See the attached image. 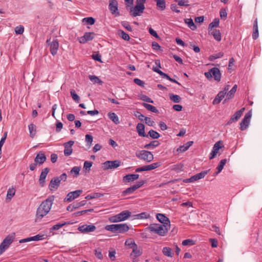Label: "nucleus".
Instances as JSON below:
<instances>
[{"instance_id": "f257e3e1", "label": "nucleus", "mask_w": 262, "mask_h": 262, "mask_svg": "<svg viewBox=\"0 0 262 262\" xmlns=\"http://www.w3.org/2000/svg\"><path fill=\"white\" fill-rule=\"evenodd\" d=\"M54 199V195H50L46 200L41 202L36 210V222L40 221L50 212Z\"/></svg>"}, {"instance_id": "f03ea898", "label": "nucleus", "mask_w": 262, "mask_h": 262, "mask_svg": "<svg viewBox=\"0 0 262 262\" xmlns=\"http://www.w3.org/2000/svg\"><path fill=\"white\" fill-rule=\"evenodd\" d=\"M150 232L158 234L161 236H165L170 228L164 226L160 224H151L147 228Z\"/></svg>"}, {"instance_id": "7ed1b4c3", "label": "nucleus", "mask_w": 262, "mask_h": 262, "mask_svg": "<svg viewBox=\"0 0 262 262\" xmlns=\"http://www.w3.org/2000/svg\"><path fill=\"white\" fill-rule=\"evenodd\" d=\"M105 229L113 233H123L128 231L129 228L126 224H120L106 225Z\"/></svg>"}, {"instance_id": "20e7f679", "label": "nucleus", "mask_w": 262, "mask_h": 262, "mask_svg": "<svg viewBox=\"0 0 262 262\" xmlns=\"http://www.w3.org/2000/svg\"><path fill=\"white\" fill-rule=\"evenodd\" d=\"M136 155L138 158L145 161L146 162H150L154 160L152 154L151 152L148 150H141L138 153L136 152Z\"/></svg>"}, {"instance_id": "39448f33", "label": "nucleus", "mask_w": 262, "mask_h": 262, "mask_svg": "<svg viewBox=\"0 0 262 262\" xmlns=\"http://www.w3.org/2000/svg\"><path fill=\"white\" fill-rule=\"evenodd\" d=\"M121 162L120 160L107 161L103 163V169L108 170L115 169L120 166Z\"/></svg>"}, {"instance_id": "423d86ee", "label": "nucleus", "mask_w": 262, "mask_h": 262, "mask_svg": "<svg viewBox=\"0 0 262 262\" xmlns=\"http://www.w3.org/2000/svg\"><path fill=\"white\" fill-rule=\"evenodd\" d=\"M145 9L144 5L137 4L134 7L132 8L130 10V14L133 17L140 16Z\"/></svg>"}, {"instance_id": "0eeeda50", "label": "nucleus", "mask_w": 262, "mask_h": 262, "mask_svg": "<svg viewBox=\"0 0 262 262\" xmlns=\"http://www.w3.org/2000/svg\"><path fill=\"white\" fill-rule=\"evenodd\" d=\"M210 169L205 170L201 172L194 176L191 177L190 178L184 179L183 182L184 183H191L195 181H198L205 177V176L209 172Z\"/></svg>"}, {"instance_id": "6e6552de", "label": "nucleus", "mask_w": 262, "mask_h": 262, "mask_svg": "<svg viewBox=\"0 0 262 262\" xmlns=\"http://www.w3.org/2000/svg\"><path fill=\"white\" fill-rule=\"evenodd\" d=\"M252 114L251 112L246 113L240 123V129L244 130L246 129L249 126Z\"/></svg>"}, {"instance_id": "1a4fd4ad", "label": "nucleus", "mask_w": 262, "mask_h": 262, "mask_svg": "<svg viewBox=\"0 0 262 262\" xmlns=\"http://www.w3.org/2000/svg\"><path fill=\"white\" fill-rule=\"evenodd\" d=\"M156 218L159 222L162 224V225L170 228V220L169 218L166 216L164 214L162 213H157L156 215Z\"/></svg>"}, {"instance_id": "9d476101", "label": "nucleus", "mask_w": 262, "mask_h": 262, "mask_svg": "<svg viewBox=\"0 0 262 262\" xmlns=\"http://www.w3.org/2000/svg\"><path fill=\"white\" fill-rule=\"evenodd\" d=\"M82 192V190H77L74 191H72L67 195V196L64 199V202H71L75 199L77 198Z\"/></svg>"}, {"instance_id": "9b49d317", "label": "nucleus", "mask_w": 262, "mask_h": 262, "mask_svg": "<svg viewBox=\"0 0 262 262\" xmlns=\"http://www.w3.org/2000/svg\"><path fill=\"white\" fill-rule=\"evenodd\" d=\"M96 226L93 224H85L80 226L78 228V231H79L82 233H88L89 232H93L96 230Z\"/></svg>"}, {"instance_id": "f8f14e48", "label": "nucleus", "mask_w": 262, "mask_h": 262, "mask_svg": "<svg viewBox=\"0 0 262 262\" xmlns=\"http://www.w3.org/2000/svg\"><path fill=\"white\" fill-rule=\"evenodd\" d=\"M95 36L94 32H86L84 35L79 38L80 43H85L88 41L92 40Z\"/></svg>"}, {"instance_id": "ddd939ff", "label": "nucleus", "mask_w": 262, "mask_h": 262, "mask_svg": "<svg viewBox=\"0 0 262 262\" xmlns=\"http://www.w3.org/2000/svg\"><path fill=\"white\" fill-rule=\"evenodd\" d=\"M108 8L112 14L120 15L118 9V2L116 0H111L110 1Z\"/></svg>"}, {"instance_id": "4468645a", "label": "nucleus", "mask_w": 262, "mask_h": 262, "mask_svg": "<svg viewBox=\"0 0 262 262\" xmlns=\"http://www.w3.org/2000/svg\"><path fill=\"white\" fill-rule=\"evenodd\" d=\"M74 143V141H69V142L64 143V154L66 156H69L72 154L73 152L72 146Z\"/></svg>"}, {"instance_id": "2eb2a0df", "label": "nucleus", "mask_w": 262, "mask_h": 262, "mask_svg": "<svg viewBox=\"0 0 262 262\" xmlns=\"http://www.w3.org/2000/svg\"><path fill=\"white\" fill-rule=\"evenodd\" d=\"M245 110V107L241 108L240 110L237 111L227 123L226 125H229L233 122H236L241 117L243 112Z\"/></svg>"}, {"instance_id": "dca6fc26", "label": "nucleus", "mask_w": 262, "mask_h": 262, "mask_svg": "<svg viewBox=\"0 0 262 262\" xmlns=\"http://www.w3.org/2000/svg\"><path fill=\"white\" fill-rule=\"evenodd\" d=\"M222 144V142L221 141H217L213 145L212 150L210 154V156L209 157V159L211 160L214 158L218 152V151L220 148H221V144Z\"/></svg>"}, {"instance_id": "f3484780", "label": "nucleus", "mask_w": 262, "mask_h": 262, "mask_svg": "<svg viewBox=\"0 0 262 262\" xmlns=\"http://www.w3.org/2000/svg\"><path fill=\"white\" fill-rule=\"evenodd\" d=\"M46 159L47 158L45 154L43 152L40 151L36 155L34 159V162L38 165H40L46 161Z\"/></svg>"}, {"instance_id": "a211bd4d", "label": "nucleus", "mask_w": 262, "mask_h": 262, "mask_svg": "<svg viewBox=\"0 0 262 262\" xmlns=\"http://www.w3.org/2000/svg\"><path fill=\"white\" fill-rule=\"evenodd\" d=\"M50 171V169L49 168H44L40 175L39 179V182L40 186L43 187L45 185V179L47 177V176L48 173H49Z\"/></svg>"}, {"instance_id": "6ab92c4d", "label": "nucleus", "mask_w": 262, "mask_h": 262, "mask_svg": "<svg viewBox=\"0 0 262 262\" xmlns=\"http://www.w3.org/2000/svg\"><path fill=\"white\" fill-rule=\"evenodd\" d=\"M50 52L53 56H55L59 48V42L57 39H54L50 43Z\"/></svg>"}, {"instance_id": "aec40b11", "label": "nucleus", "mask_w": 262, "mask_h": 262, "mask_svg": "<svg viewBox=\"0 0 262 262\" xmlns=\"http://www.w3.org/2000/svg\"><path fill=\"white\" fill-rule=\"evenodd\" d=\"M132 249L133 251L130 254V257L137 258L141 255L143 253L142 248L138 247L137 244H135L134 248Z\"/></svg>"}, {"instance_id": "412c9836", "label": "nucleus", "mask_w": 262, "mask_h": 262, "mask_svg": "<svg viewBox=\"0 0 262 262\" xmlns=\"http://www.w3.org/2000/svg\"><path fill=\"white\" fill-rule=\"evenodd\" d=\"M136 129L140 137L148 138V135H146L145 133V126L143 123H138Z\"/></svg>"}, {"instance_id": "4be33fe9", "label": "nucleus", "mask_w": 262, "mask_h": 262, "mask_svg": "<svg viewBox=\"0 0 262 262\" xmlns=\"http://www.w3.org/2000/svg\"><path fill=\"white\" fill-rule=\"evenodd\" d=\"M60 180L57 177H54L50 181L49 187L51 190L53 189H57L60 184Z\"/></svg>"}, {"instance_id": "5701e85b", "label": "nucleus", "mask_w": 262, "mask_h": 262, "mask_svg": "<svg viewBox=\"0 0 262 262\" xmlns=\"http://www.w3.org/2000/svg\"><path fill=\"white\" fill-rule=\"evenodd\" d=\"M212 76H213L215 80L220 81L221 79V74L220 71L217 68H212L210 69Z\"/></svg>"}, {"instance_id": "b1692460", "label": "nucleus", "mask_w": 262, "mask_h": 262, "mask_svg": "<svg viewBox=\"0 0 262 262\" xmlns=\"http://www.w3.org/2000/svg\"><path fill=\"white\" fill-rule=\"evenodd\" d=\"M226 95L227 96L226 92H224L223 91L220 92L215 97V99L213 100L212 102L213 104L215 105L220 103V102Z\"/></svg>"}, {"instance_id": "393cba45", "label": "nucleus", "mask_w": 262, "mask_h": 262, "mask_svg": "<svg viewBox=\"0 0 262 262\" xmlns=\"http://www.w3.org/2000/svg\"><path fill=\"white\" fill-rule=\"evenodd\" d=\"M15 233H13L11 234H9L5 238L2 242L3 243L6 245L8 247L11 244V243L14 241L15 238Z\"/></svg>"}, {"instance_id": "a878e982", "label": "nucleus", "mask_w": 262, "mask_h": 262, "mask_svg": "<svg viewBox=\"0 0 262 262\" xmlns=\"http://www.w3.org/2000/svg\"><path fill=\"white\" fill-rule=\"evenodd\" d=\"M258 23L257 19L256 18L254 21L253 27V33L252 38L254 40H256L258 37Z\"/></svg>"}, {"instance_id": "bb28decb", "label": "nucleus", "mask_w": 262, "mask_h": 262, "mask_svg": "<svg viewBox=\"0 0 262 262\" xmlns=\"http://www.w3.org/2000/svg\"><path fill=\"white\" fill-rule=\"evenodd\" d=\"M139 175L138 174H128L123 177V181L125 182H129L138 179Z\"/></svg>"}, {"instance_id": "cd10ccee", "label": "nucleus", "mask_w": 262, "mask_h": 262, "mask_svg": "<svg viewBox=\"0 0 262 262\" xmlns=\"http://www.w3.org/2000/svg\"><path fill=\"white\" fill-rule=\"evenodd\" d=\"M73 224V223H71L70 222H62L61 223H59L56 225H54L53 226H52V227L50 229V231H51L52 230H57L59 229L60 228H61V227L64 226V225H70V224Z\"/></svg>"}, {"instance_id": "c85d7f7f", "label": "nucleus", "mask_w": 262, "mask_h": 262, "mask_svg": "<svg viewBox=\"0 0 262 262\" xmlns=\"http://www.w3.org/2000/svg\"><path fill=\"white\" fill-rule=\"evenodd\" d=\"M156 2V5L158 9L163 11L166 8L165 0H154Z\"/></svg>"}, {"instance_id": "c756f323", "label": "nucleus", "mask_w": 262, "mask_h": 262, "mask_svg": "<svg viewBox=\"0 0 262 262\" xmlns=\"http://www.w3.org/2000/svg\"><path fill=\"white\" fill-rule=\"evenodd\" d=\"M108 116L110 119L115 124H118L120 123L119 118L115 113H108Z\"/></svg>"}, {"instance_id": "7c9ffc66", "label": "nucleus", "mask_w": 262, "mask_h": 262, "mask_svg": "<svg viewBox=\"0 0 262 262\" xmlns=\"http://www.w3.org/2000/svg\"><path fill=\"white\" fill-rule=\"evenodd\" d=\"M122 221L127 219L131 215V212L128 210H124L119 213Z\"/></svg>"}, {"instance_id": "2f4dec72", "label": "nucleus", "mask_w": 262, "mask_h": 262, "mask_svg": "<svg viewBox=\"0 0 262 262\" xmlns=\"http://www.w3.org/2000/svg\"><path fill=\"white\" fill-rule=\"evenodd\" d=\"M29 130L30 133V136L31 138H33L36 133V126L35 124L31 123L29 125Z\"/></svg>"}, {"instance_id": "473e14b6", "label": "nucleus", "mask_w": 262, "mask_h": 262, "mask_svg": "<svg viewBox=\"0 0 262 262\" xmlns=\"http://www.w3.org/2000/svg\"><path fill=\"white\" fill-rule=\"evenodd\" d=\"M159 141L157 140H154L150 142L149 144L144 145V147L147 149L154 148L158 147L160 145Z\"/></svg>"}, {"instance_id": "72a5a7b5", "label": "nucleus", "mask_w": 262, "mask_h": 262, "mask_svg": "<svg viewBox=\"0 0 262 262\" xmlns=\"http://www.w3.org/2000/svg\"><path fill=\"white\" fill-rule=\"evenodd\" d=\"M211 34L217 41H220L221 40V33L219 30L214 29L211 32Z\"/></svg>"}, {"instance_id": "f704fd0d", "label": "nucleus", "mask_w": 262, "mask_h": 262, "mask_svg": "<svg viewBox=\"0 0 262 262\" xmlns=\"http://www.w3.org/2000/svg\"><path fill=\"white\" fill-rule=\"evenodd\" d=\"M89 78L94 84L102 85L103 83V81L95 75H89Z\"/></svg>"}, {"instance_id": "c9c22d12", "label": "nucleus", "mask_w": 262, "mask_h": 262, "mask_svg": "<svg viewBox=\"0 0 262 262\" xmlns=\"http://www.w3.org/2000/svg\"><path fill=\"white\" fill-rule=\"evenodd\" d=\"M184 21L186 24H187L188 27L192 30H195L196 29V26L194 24L193 20L191 18L185 19Z\"/></svg>"}, {"instance_id": "e433bc0d", "label": "nucleus", "mask_w": 262, "mask_h": 262, "mask_svg": "<svg viewBox=\"0 0 262 262\" xmlns=\"http://www.w3.org/2000/svg\"><path fill=\"white\" fill-rule=\"evenodd\" d=\"M226 162H227V159H223V160H222L220 161L219 165L217 167V171H216L215 173V175L218 174L223 170V169L225 165L226 164Z\"/></svg>"}, {"instance_id": "4c0bfd02", "label": "nucleus", "mask_w": 262, "mask_h": 262, "mask_svg": "<svg viewBox=\"0 0 262 262\" xmlns=\"http://www.w3.org/2000/svg\"><path fill=\"white\" fill-rule=\"evenodd\" d=\"M220 20L218 18L214 19L212 22H211L208 26V31L210 32L214 27H217L219 25Z\"/></svg>"}, {"instance_id": "58836bf2", "label": "nucleus", "mask_w": 262, "mask_h": 262, "mask_svg": "<svg viewBox=\"0 0 262 262\" xmlns=\"http://www.w3.org/2000/svg\"><path fill=\"white\" fill-rule=\"evenodd\" d=\"M142 105L148 111H149L151 112L156 113H157L159 112L158 110L156 108V107L151 104H147L146 103H143Z\"/></svg>"}, {"instance_id": "ea45409f", "label": "nucleus", "mask_w": 262, "mask_h": 262, "mask_svg": "<svg viewBox=\"0 0 262 262\" xmlns=\"http://www.w3.org/2000/svg\"><path fill=\"white\" fill-rule=\"evenodd\" d=\"M161 165V162H156L148 165H146L147 171L154 170Z\"/></svg>"}, {"instance_id": "a19ab883", "label": "nucleus", "mask_w": 262, "mask_h": 262, "mask_svg": "<svg viewBox=\"0 0 262 262\" xmlns=\"http://www.w3.org/2000/svg\"><path fill=\"white\" fill-rule=\"evenodd\" d=\"M148 137L149 136L151 138L153 139H157L160 137V134L156 131L151 129L148 133Z\"/></svg>"}, {"instance_id": "79ce46f5", "label": "nucleus", "mask_w": 262, "mask_h": 262, "mask_svg": "<svg viewBox=\"0 0 262 262\" xmlns=\"http://www.w3.org/2000/svg\"><path fill=\"white\" fill-rule=\"evenodd\" d=\"M237 87V85L235 84L231 89V90L228 93H227V97L228 99H231L233 97L234 94L236 91Z\"/></svg>"}, {"instance_id": "37998d69", "label": "nucleus", "mask_w": 262, "mask_h": 262, "mask_svg": "<svg viewBox=\"0 0 262 262\" xmlns=\"http://www.w3.org/2000/svg\"><path fill=\"white\" fill-rule=\"evenodd\" d=\"M135 188L134 187V186L130 187L129 188H127L125 190L123 191L122 192V196H126L127 194H132L135 191H136Z\"/></svg>"}, {"instance_id": "c03bdc74", "label": "nucleus", "mask_w": 262, "mask_h": 262, "mask_svg": "<svg viewBox=\"0 0 262 262\" xmlns=\"http://www.w3.org/2000/svg\"><path fill=\"white\" fill-rule=\"evenodd\" d=\"M171 170L172 171H175L177 172H180L183 170V165L180 163L172 165L171 167Z\"/></svg>"}, {"instance_id": "a18cd8bd", "label": "nucleus", "mask_w": 262, "mask_h": 262, "mask_svg": "<svg viewBox=\"0 0 262 262\" xmlns=\"http://www.w3.org/2000/svg\"><path fill=\"white\" fill-rule=\"evenodd\" d=\"M118 35L120 37H121L123 39L125 40L128 41L130 39V37L128 34L125 33L124 31L119 30L118 31Z\"/></svg>"}, {"instance_id": "49530a36", "label": "nucleus", "mask_w": 262, "mask_h": 262, "mask_svg": "<svg viewBox=\"0 0 262 262\" xmlns=\"http://www.w3.org/2000/svg\"><path fill=\"white\" fill-rule=\"evenodd\" d=\"M15 189L14 188L12 187L10 188L8 191L7 193V199L10 200L13 198V196L15 195Z\"/></svg>"}, {"instance_id": "de8ad7c7", "label": "nucleus", "mask_w": 262, "mask_h": 262, "mask_svg": "<svg viewBox=\"0 0 262 262\" xmlns=\"http://www.w3.org/2000/svg\"><path fill=\"white\" fill-rule=\"evenodd\" d=\"M162 252L166 256L172 257V249L169 247H164L162 249Z\"/></svg>"}, {"instance_id": "09e8293b", "label": "nucleus", "mask_w": 262, "mask_h": 262, "mask_svg": "<svg viewBox=\"0 0 262 262\" xmlns=\"http://www.w3.org/2000/svg\"><path fill=\"white\" fill-rule=\"evenodd\" d=\"M93 162L91 161H85L83 165V169L85 172H89L91 167L92 166Z\"/></svg>"}, {"instance_id": "8fccbe9b", "label": "nucleus", "mask_w": 262, "mask_h": 262, "mask_svg": "<svg viewBox=\"0 0 262 262\" xmlns=\"http://www.w3.org/2000/svg\"><path fill=\"white\" fill-rule=\"evenodd\" d=\"M224 56V53L222 52H219L217 54L211 55L209 57L210 61H213L216 59L221 58Z\"/></svg>"}, {"instance_id": "3c124183", "label": "nucleus", "mask_w": 262, "mask_h": 262, "mask_svg": "<svg viewBox=\"0 0 262 262\" xmlns=\"http://www.w3.org/2000/svg\"><path fill=\"white\" fill-rule=\"evenodd\" d=\"M82 22H85L88 25H92L95 23V19L92 17H85L83 18Z\"/></svg>"}, {"instance_id": "603ef678", "label": "nucleus", "mask_w": 262, "mask_h": 262, "mask_svg": "<svg viewBox=\"0 0 262 262\" xmlns=\"http://www.w3.org/2000/svg\"><path fill=\"white\" fill-rule=\"evenodd\" d=\"M103 196V194L100 193H94L93 194L88 195L85 196V199L86 200H91L95 198H99L101 196Z\"/></svg>"}, {"instance_id": "864d4df0", "label": "nucleus", "mask_w": 262, "mask_h": 262, "mask_svg": "<svg viewBox=\"0 0 262 262\" xmlns=\"http://www.w3.org/2000/svg\"><path fill=\"white\" fill-rule=\"evenodd\" d=\"M109 221L112 223H117L122 222L119 214H117L114 216L111 217L109 219Z\"/></svg>"}, {"instance_id": "5fc2aeb1", "label": "nucleus", "mask_w": 262, "mask_h": 262, "mask_svg": "<svg viewBox=\"0 0 262 262\" xmlns=\"http://www.w3.org/2000/svg\"><path fill=\"white\" fill-rule=\"evenodd\" d=\"M170 99L175 103H179L181 101V97L177 95L170 94Z\"/></svg>"}, {"instance_id": "6e6d98bb", "label": "nucleus", "mask_w": 262, "mask_h": 262, "mask_svg": "<svg viewBox=\"0 0 262 262\" xmlns=\"http://www.w3.org/2000/svg\"><path fill=\"white\" fill-rule=\"evenodd\" d=\"M70 94H71V95L73 98V99L76 101V102H79V100H80V97H79V96L75 92V91L73 89L71 90L70 91Z\"/></svg>"}, {"instance_id": "4d7b16f0", "label": "nucleus", "mask_w": 262, "mask_h": 262, "mask_svg": "<svg viewBox=\"0 0 262 262\" xmlns=\"http://www.w3.org/2000/svg\"><path fill=\"white\" fill-rule=\"evenodd\" d=\"M80 169L81 167L80 166H75L72 168L70 171V173H74L75 174V177H77L79 174Z\"/></svg>"}, {"instance_id": "13d9d810", "label": "nucleus", "mask_w": 262, "mask_h": 262, "mask_svg": "<svg viewBox=\"0 0 262 262\" xmlns=\"http://www.w3.org/2000/svg\"><path fill=\"white\" fill-rule=\"evenodd\" d=\"M195 244V242L193 240L190 239H187L182 242L183 246H192Z\"/></svg>"}, {"instance_id": "bf43d9fd", "label": "nucleus", "mask_w": 262, "mask_h": 262, "mask_svg": "<svg viewBox=\"0 0 262 262\" xmlns=\"http://www.w3.org/2000/svg\"><path fill=\"white\" fill-rule=\"evenodd\" d=\"M140 99L143 101L149 102V103H154V101L151 100L149 97L145 95H141L140 96Z\"/></svg>"}, {"instance_id": "052dcab7", "label": "nucleus", "mask_w": 262, "mask_h": 262, "mask_svg": "<svg viewBox=\"0 0 262 262\" xmlns=\"http://www.w3.org/2000/svg\"><path fill=\"white\" fill-rule=\"evenodd\" d=\"M43 236H44L43 235L38 234V235H36L34 236L30 237V241H37L42 240L44 238Z\"/></svg>"}, {"instance_id": "680f3d73", "label": "nucleus", "mask_w": 262, "mask_h": 262, "mask_svg": "<svg viewBox=\"0 0 262 262\" xmlns=\"http://www.w3.org/2000/svg\"><path fill=\"white\" fill-rule=\"evenodd\" d=\"M136 216L138 219H147L149 217V214H147L146 212H142L137 214Z\"/></svg>"}, {"instance_id": "e2e57ef3", "label": "nucleus", "mask_w": 262, "mask_h": 262, "mask_svg": "<svg viewBox=\"0 0 262 262\" xmlns=\"http://www.w3.org/2000/svg\"><path fill=\"white\" fill-rule=\"evenodd\" d=\"M24 31V28L23 26H17L15 28V32L16 34H22Z\"/></svg>"}, {"instance_id": "0e129e2a", "label": "nucleus", "mask_w": 262, "mask_h": 262, "mask_svg": "<svg viewBox=\"0 0 262 262\" xmlns=\"http://www.w3.org/2000/svg\"><path fill=\"white\" fill-rule=\"evenodd\" d=\"M95 256L99 259L103 258V255L102 254L101 250L100 248H98L95 250Z\"/></svg>"}, {"instance_id": "69168bd1", "label": "nucleus", "mask_w": 262, "mask_h": 262, "mask_svg": "<svg viewBox=\"0 0 262 262\" xmlns=\"http://www.w3.org/2000/svg\"><path fill=\"white\" fill-rule=\"evenodd\" d=\"M145 123L150 126H154L155 125V122L151 120V119L149 117H146L145 118Z\"/></svg>"}, {"instance_id": "338daca9", "label": "nucleus", "mask_w": 262, "mask_h": 262, "mask_svg": "<svg viewBox=\"0 0 262 262\" xmlns=\"http://www.w3.org/2000/svg\"><path fill=\"white\" fill-rule=\"evenodd\" d=\"M135 244H136L132 239H127L125 243V245L130 246L132 249L134 248Z\"/></svg>"}, {"instance_id": "774afa93", "label": "nucleus", "mask_w": 262, "mask_h": 262, "mask_svg": "<svg viewBox=\"0 0 262 262\" xmlns=\"http://www.w3.org/2000/svg\"><path fill=\"white\" fill-rule=\"evenodd\" d=\"M121 25L128 31L132 32V28L130 25L127 21L121 22Z\"/></svg>"}]
</instances>
